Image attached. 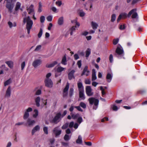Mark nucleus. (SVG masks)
Instances as JSON below:
<instances>
[{
  "instance_id": "f257e3e1",
  "label": "nucleus",
  "mask_w": 147,
  "mask_h": 147,
  "mask_svg": "<svg viewBox=\"0 0 147 147\" xmlns=\"http://www.w3.org/2000/svg\"><path fill=\"white\" fill-rule=\"evenodd\" d=\"M23 22L26 23V29L28 34H29L30 29L32 28L33 24V21L31 20L30 16H28L24 18Z\"/></svg>"
},
{
  "instance_id": "f03ea898",
  "label": "nucleus",
  "mask_w": 147,
  "mask_h": 147,
  "mask_svg": "<svg viewBox=\"0 0 147 147\" xmlns=\"http://www.w3.org/2000/svg\"><path fill=\"white\" fill-rule=\"evenodd\" d=\"M17 0H5L6 1L7 3L6 5V8L8 9L9 11L11 13L14 6V3L13 2H16Z\"/></svg>"
},
{
  "instance_id": "7ed1b4c3",
  "label": "nucleus",
  "mask_w": 147,
  "mask_h": 147,
  "mask_svg": "<svg viewBox=\"0 0 147 147\" xmlns=\"http://www.w3.org/2000/svg\"><path fill=\"white\" fill-rule=\"evenodd\" d=\"M88 101H89V103L90 105H92L93 104H94V105L93 107V109L95 110L96 109L98 105V100L94 98L91 97L88 99Z\"/></svg>"
},
{
  "instance_id": "20e7f679",
  "label": "nucleus",
  "mask_w": 147,
  "mask_h": 147,
  "mask_svg": "<svg viewBox=\"0 0 147 147\" xmlns=\"http://www.w3.org/2000/svg\"><path fill=\"white\" fill-rule=\"evenodd\" d=\"M116 54L115 55L119 59H121L123 57L124 55V53L123 48L121 47H117L116 50Z\"/></svg>"
},
{
  "instance_id": "39448f33",
  "label": "nucleus",
  "mask_w": 147,
  "mask_h": 147,
  "mask_svg": "<svg viewBox=\"0 0 147 147\" xmlns=\"http://www.w3.org/2000/svg\"><path fill=\"white\" fill-rule=\"evenodd\" d=\"M131 14H132V18H137L138 15L136 12V9H134L131 10L127 15V17H129Z\"/></svg>"
},
{
  "instance_id": "423d86ee",
  "label": "nucleus",
  "mask_w": 147,
  "mask_h": 147,
  "mask_svg": "<svg viewBox=\"0 0 147 147\" xmlns=\"http://www.w3.org/2000/svg\"><path fill=\"white\" fill-rule=\"evenodd\" d=\"M61 114L60 113H59L57 114L55 117L54 118L53 120V122L57 123L59 122L61 117Z\"/></svg>"
},
{
  "instance_id": "0eeeda50",
  "label": "nucleus",
  "mask_w": 147,
  "mask_h": 147,
  "mask_svg": "<svg viewBox=\"0 0 147 147\" xmlns=\"http://www.w3.org/2000/svg\"><path fill=\"white\" fill-rule=\"evenodd\" d=\"M86 92L87 95L88 96H92L94 94L92 92V89L90 86H86Z\"/></svg>"
},
{
  "instance_id": "6e6552de",
  "label": "nucleus",
  "mask_w": 147,
  "mask_h": 147,
  "mask_svg": "<svg viewBox=\"0 0 147 147\" xmlns=\"http://www.w3.org/2000/svg\"><path fill=\"white\" fill-rule=\"evenodd\" d=\"M32 109L31 107H29L26 110L23 117L24 119H26L28 118L29 116V112L32 111Z\"/></svg>"
},
{
  "instance_id": "1a4fd4ad",
  "label": "nucleus",
  "mask_w": 147,
  "mask_h": 147,
  "mask_svg": "<svg viewBox=\"0 0 147 147\" xmlns=\"http://www.w3.org/2000/svg\"><path fill=\"white\" fill-rule=\"evenodd\" d=\"M45 86L49 88H51L53 86V83L50 79H46L45 80Z\"/></svg>"
},
{
  "instance_id": "9d476101",
  "label": "nucleus",
  "mask_w": 147,
  "mask_h": 147,
  "mask_svg": "<svg viewBox=\"0 0 147 147\" xmlns=\"http://www.w3.org/2000/svg\"><path fill=\"white\" fill-rule=\"evenodd\" d=\"M53 132L55 134L56 137H58L61 134V130L59 129V127H57L54 129Z\"/></svg>"
},
{
  "instance_id": "9b49d317",
  "label": "nucleus",
  "mask_w": 147,
  "mask_h": 147,
  "mask_svg": "<svg viewBox=\"0 0 147 147\" xmlns=\"http://www.w3.org/2000/svg\"><path fill=\"white\" fill-rule=\"evenodd\" d=\"M88 67L86 66L84 67L82 72L81 74V76L85 75L86 76H89L90 74V71L88 70Z\"/></svg>"
},
{
  "instance_id": "f8f14e48",
  "label": "nucleus",
  "mask_w": 147,
  "mask_h": 147,
  "mask_svg": "<svg viewBox=\"0 0 147 147\" xmlns=\"http://www.w3.org/2000/svg\"><path fill=\"white\" fill-rule=\"evenodd\" d=\"M127 15V14L125 13H121L117 19V22H118L121 18L125 19L126 18Z\"/></svg>"
},
{
  "instance_id": "ddd939ff",
  "label": "nucleus",
  "mask_w": 147,
  "mask_h": 147,
  "mask_svg": "<svg viewBox=\"0 0 147 147\" xmlns=\"http://www.w3.org/2000/svg\"><path fill=\"white\" fill-rule=\"evenodd\" d=\"M41 63V61L40 59L35 60L32 63V65L34 67L36 68L40 65Z\"/></svg>"
},
{
  "instance_id": "4468645a",
  "label": "nucleus",
  "mask_w": 147,
  "mask_h": 147,
  "mask_svg": "<svg viewBox=\"0 0 147 147\" xmlns=\"http://www.w3.org/2000/svg\"><path fill=\"white\" fill-rule=\"evenodd\" d=\"M79 100H84L85 99V96L84 93V90L79 91Z\"/></svg>"
},
{
  "instance_id": "2eb2a0df",
  "label": "nucleus",
  "mask_w": 147,
  "mask_h": 147,
  "mask_svg": "<svg viewBox=\"0 0 147 147\" xmlns=\"http://www.w3.org/2000/svg\"><path fill=\"white\" fill-rule=\"evenodd\" d=\"M27 9L29 14H31V13H34V5L32 4L29 7H27Z\"/></svg>"
},
{
  "instance_id": "dca6fc26",
  "label": "nucleus",
  "mask_w": 147,
  "mask_h": 147,
  "mask_svg": "<svg viewBox=\"0 0 147 147\" xmlns=\"http://www.w3.org/2000/svg\"><path fill=\"white\" fill-rule=\"evenodd\" d=\"M75 72V71L74 70H72L68 74V76L69 80H71L72 78H75V77L74 76V74Z\"/></svg>"
},
{
  "instance_id": "f3484780",
  "label": "nucleus",
  "mask_w": 147,
  "mask_h": 147,
  "mask_svg": "<svg viewBox=\"0 0 147 147\" xmlns=\"http://www.w3.org/2000/svg\"><path fill=\"white\" fill-rule=\"evenodd\" d=\"M11 88L9 86L7 90L5 95V97L8 98L9 97L11 94Z\"/></svg>"
},
{
  "instance_id": "a211bd4d",
  "label": "nucleus",
  "mask_w": 147,
  "mask_h": 147,
  "mask_svg": "<svg viewBox=\"0 0 147 147\" xmlns=\"http://www.w3.org/2000/svg\"><path fill=\"white\" fill-rule=\"evenodd\" d=\"M79 91H83L84 90V87L82 83L79 81L77 83Z\"/></svg>"
},
{
  "instance_id": "6ab92c4d",
  "label": "nucleus",
  "mask_w": 147,
  "mask_h": 147,
  "mask_svg": "<svg viewBox=\"0 0 147 147\" xmlns=\"http://www.w3.org/2000/svg\"><path fill=\"white\" fill-rule=\"evenodd\" d=\"M40 127L38 125L36 126L32 129V135H34V133L37 131L40 130Z\"/></svg>"
},
{
  "instance_id": "aec40b11",
  "label": "nucleus",
  "mask_w": 147,
  "mask_h": 147,
  "mask_svg": "<svg viewBox=\"0 0 147 147\" xmlns=\"http://www.w3.org/2000/svg\"><path fill=\"white\" fill-rule=\"evenodd\" d=\"M113 78V74L110 73H108L106 76V79L107 82H110L112 79Z\"/></svg>"
},
{
  "instance_id": "412c9836",
  "label": "nucleus",
  "mask_w": 147,
  "mask_h": 147,
  "mask_svg": "<svg viewBox=\"0 0 147 147\" xmlns=\"http://www.w3.org/2000/svg\"><path fill=\"white\" fill-rule=\"evenodd\" d=\"M92 80L93 81L95 80L97 78L96 75V72L94 69L92 70Z\"/></svg>"
},
{
  "instance_id": "4be33fe9",
  "label": "nucleus",
  "mask_w": 147,
  "mask_h": 147,
  "mask_svg": "<svg viewBox=\"0 0 147 147\" xmlns=\"http://www.w3.org/2000/svg\"><path fill=\"white\" fill-rule=\"evenodd\" d=\"M70 115L71 117L74 119H78L80 116V115L79 114H74L72 112L71 113Z\"/></svg>"
},
{
  "instance_id": "5701e85b",
  "label": "nucleus",
  "mask_w": 147,
  "mask_h": 147,
  "mask_svg": "<svg viewBox=\"0 0 147 147\" xmlns=\"http://www.w3.org/2000/svg\"><path fill=\"white\" fill-rule=\"evenodd\" d=\"M35 121L34 120H32L30 119H28L27 120V123L29 126L33 125L35 123Z\"/></svg>"
},
{
  "instance_id": "b1692460",
  "label": "nucleus",
  "mask_w": 147,
  "mask_h": 147,
  "mask_svg": "<svg viewBox=\"0 0 147 147\" xmlns=\"http://www.w3.org/2000/svg\"><path fill=\"white\" fill-rule=\"evenodd\" d=\"M91 25L93 29L94 30H96L98 26V24L94 22H92L91 23Z\"/></svg>"
},
{
  "instance_id": "393cba45",
  "label": "nucleus",
  "mask_w": 147,
  "mask_h": 147,
  "mask_svg": "<svg viewBox=\"0 0 147 147\" xmlns=\"http://www.w3.org/2000/svg\"><path fill=\"white\" fill-rule=\"evenodd\" d=\"M57 63V62L56 61H55L53 62L52 63L50 64H47L46 66V67L48 68L52 67H53L54 66L56 65Z\"/></svg>"
},
{
  "instance_id": "a878e982",
  "label": "nucleus",
  "mask_w": 147,
  "mask_h": 147,
  "mask_svg": "<svg viewBox=\"0 0 147 147\" xmlns=\"http://www.w3.org/2000/svg\"><path fill=\"white\" fill-rule=\"evenodd\" d=\"M8 67L11 68H12L13 67V62L11 61H8L5 62Z\"/></svg>"
},
{
  "instance_id": "bb28decb",
  "label": "nucleus",
  "mask_w": 147,
  "mask_h": 147,
  "mask_svg": "<svg viewBox=\"0 0 147 147\" xmlns=\"http://www.w3.org/2000/svg\"><path fill=\"white\" fill-rule=\"evenodd\" d=\"M67 62L66 58L65 55L63 57L61 63L62 64L65 65L67 64Z\"/></svg>"
},
{
  "instance_id": "cd10ccee",
  "label": "nucleus",
  "mask_w": 147,
  "mask_h": 147,
  "mask_svg": "<svg viewBox=\"0 0 147 147\" xmlns=\"http://www.w3.org/2000/svg\"><path fill=\"white\" fill-rule=\"evenodd\" d=\"M8 24L10 28H11L13 27H16V24L15 22L12 23L11 22L9 21L8 22Z\"/></svg>"
},
{
  "instance_id": "c85d7f7f",
  "label": "nucleus",
  "mask_w": 147,
  "mask_h": 147,
  "mask_svg": "<svg viewBox=\"0 0 147 147\" xmlns=\"http://www.w3.org/2000/svg\"><path fill=\"white\" fill-rule=\"evenodd\" d=\"M40 98L39 97H37L35 99V101L36 103V105L37 107H39L40 105Z\"/></svg>"
},
{
  "instance_id": "c756f323",
  "label": "nucleus",
  "mask_w": 147,
  "mask_h": 147,
  "mask_svg": "<svg viewBox=\"0 0 147 147\" xmlns=\"http://www.w3.org/2000/svg\"><path fill=\"white\" fill-rule=\"evenodd\" d=\"M63 22V17H60L59 18L58 21V24L59 25H62Z\"/></svg>"
},
{
  "instance_id": "7c9ffc66",
  "label": "nucleus",
  "mask_w": 147,
  "mask_h": 147,
  "mask_svg": "<svg viewBox=\"0 0 147 147\" xmlns=\"http://www.w3.org/2000/svg\"><path fill=\"white\" fill-rule=\"evenodd\" d=\"M34 113L33 115V117L34 118H36L38 116V110L36 109H35L34 110Z\"/></svg>"
},
{
  "instance_id": "2f4dec72",
  "label": "nucleus",
  "mask_w": 147,
  "mask_h": 147,
  "mask_svg": "<svg viewBox=\"0 0 147 147\" xmlns=\"http://www.w3.org/2000/svg\"><path fill=\"white\" fill-rule=\"evenodd\" d=\"M65 69V68L61 67H58L56 71L57 72L61 73V72L64 70Z\"/></svg>"
},
{
  "instance_id": "473e14b6",
  "label": "nucleus",
  "mask_w": 147,
  "mask_h": 147,
  "mask_svg": "<svg viewBox=\"0 0 147 147\" xmlns=\"http://www.w3.org/2000/svg\"><path fill=\"white\" fill-rule=\"evenodd\" d=\"M86 57H88L91 53V49L90 48H88L86 52Z\"/></svg>"
},
{
  "instance_id": "72a5a7b5",
  "label": "nucleus",
  "mask_w": 147,
  "mask_h": 147,
  "mask_svg": "<svg viewBox=\"0 0 147 147\" xmlns=\"http://www.w3.org/2000/svg\"><path fill=\"white\" fill-rule=\"evenodd\" d=\"M76 143L78 144H81L82 143V138L81 136H78V139L76 141Z\"/></svg>"
},
{
  "instance_id": "f704fd0d",
  "label": "nucleus",
  "mask_w": 147,
  "mask_h": 147,
  "mask_svg": "<svg viewBox=\"0 0 147 147\" xmlns=\"http://www.w3.org/2000/svg\"><path fill=\"white\" fill-rule=\"evenodd\" d=\"M69 87V84L68 83H67L63 90V95L64 96L65 95V93L67 92V91L68 90Z\"/></svg>"
},
{
  "instance_id": "c9c22d12",
  "label": "nucleus",
  "mask_w": 147,
  "mask_h": 147,
  "mask_svg": "<svg viewBox=\"0 0 147 147\" xmlns=\"http://www.w3.org/2000/svg\"><path fill=\"white\" fill-rule=\"evenodd\" d=\"M21 6V3L19 2H17L16 4V6L15 7L16 11L18 10V9L20 8Z\"/></svg>"
},
{
  "instance_id": "e433bc0d",
  "label": "nucleus",
  "mask_w": 147,
  "mask_h": 147,
  "mask_svg": "<svg viewBox=\"0 0 147 147\" xmlns=\"http://www.w3.org/2000/svg\"><path fill=\"white\" fill-rule=\"evenodd\" d=\"M89 7L90 8L92 7V5L90 3H86L84 5V7L86 10H88V8Z\"/></svg>"
},
{
  "instance_id": "4c0bfd02",
  "label": "nucleus",
  "mask_w": 147,
  "mask_h": 147,
  "mask_svg": "<svg viewBox=\"0 0 147 147\" xmlns=\"http://www.w3.org/2000/svg\"><path fill=\"white\" fill-rule=\"evenodd\" d=\"M42 5L41 2H40L39 3V6L38 11L39 13L41 12L42 11Z\"/></svg>"
},
{
  "instance_id": "58836bf2",
  "label": "nucleus",
  "mask_w": 147,
  "mask_h": 147,
  "mask_svg": "<svg viewBox=\"0 0 147 147\" xmlns=\"http://www.w3.org/2000/svg\"><path fill=\"white\" fill-rule=\"evenodd\" d=\"M71 137V136H69L67 134H65L64 137V139L65 141H68L70 140Z\"/></svg>"
},
{
  "instance_id": "ea45409f",
  "label": "nucleus",
  "mask_w": 147,
  "mask_h": 147,
  "mask_svg": "<svg viewBox=\"0 0 147 147\" xmlns=\"http://www.w3.org/2000/svg\"><path fill=\"white\" fill-rule=\"evenodd\" d=\"M116 18V15L115 14H113L111 16V21L113 22L115 21Z\"/></svg>"
},
{
  "instance_id": "a19ab883",
  "label": "nucleus",
  "mask_w": 147,
  "mask_h": 147,
  "mask_svg": "<svg viewBox=\"0 0 147 147\" xmlns=\"http://www.w3.org/2000/svg\"><path fill=\"white\" fill-rule=\"evenodd\" d=\"M76 26H72L70 29V30H71L70 32V34L71 35H72L74 32H75L76 30Z\"/></svg>"
},
{
  "instance_id": "79ce46f5",
  "label": "nucleus",
  "mask_w": 147,
  "mask_h": 147,
  "mask_svg": "<svg viewBox=\"0 0 147 147\" xmlns=\"http://www.w3.org/2000/svg\"><path fill=\"white\" fill-rule=\"evenodd\" d=\"M79 105L81 107L84 109L86 108V104L84 102H80Z\"/></svg>"
},
{
  "instance_id": "37998d69",
  "label": "nucleus",
  "mask_w": 147,
  "mask_h": 147,
  "mask_svg": "<svg viewBox=\"0 0 147 147\" xmlns=\"http://www.w3.org/2000/svg\"><path fill=\"white\" fill-rule=\"evenodd\" d=\"M11 82V80L9 79L4 82V86H6L9 84Z\"/></svg>"
},
{
  "instance_id": "c03bdc74",
  "label": "nucleus",
  "mask_w": 147,
  "mask_h": 147,
  "mask_svg": "<svg viewBox=\"0 0 147 147\" xmlns=\"http://www.w3.org/2000/svg\"><path fill=\"white\" fill-rule=\"evenodd\" d=\"M71 22L72 23H75L76 24V25L78 27H79L80 26V23L77 22L76 20H72Z\"/></svg>"
},
{
  "instance_id": "a18cd8bd",
  "label": "nucleus",
  "mask_w": 147,
  "mask_h": 147,
  "mask_svg": "<svg viewBox=\"0 0 147 147\" xmlns=\"http://www.w3.org/2000/svg\"><path fill=\"white\" fill-rule=\"evenodd\" d=\"M56 4L59 7H60L62 4V1H57L55 2Z\"/></svg>"
},
{
  "instance_id": "49530a36",
  "label": "nucleus",
  "mask_w": 147,
  "mask_h": 147,
  "mask_svg": "<svg viewBox=\"0 0 147 147\" xmlns=\"http://www.w3.org/2000/svg\"><path fill=\"white\" fill-rule=\"evenodd\" d=\"M42 34V29L40 28V30L38 34V36L39 38L41 37Z\"/></svg>"
},
{
  "instance_id": "de8ad7c7",
  "label": "nucleus",
  "mask_w": 147,
  "mask_h": 147,
  "mask_svg": "<svg viewBox=\"0 0 147 147\" xmlns=\"http://www.w3.org/2000/svg\"><path fill=\"white\" fill-rule=\"evenodd\" d=\"M74 89L72 88H70L69 92V96L71 97L73 94Z\"/></svg>"
},
{
  "instance_id": "09e8293b",
  "label": "nucleus",
  "mask_w": 147,
  "mask_h": 147,
  "mask_svg": "<svg viewBox=\"0 0 147 147\" xmlns=\"http://www.w3.org/2000/svg\"><path fill=\"white\" fill-rule=\"evenodd\" d=\"M111 107L113 110L114 111H117L118 109L117 107L115 105H113Z\"/></svg>"
},
{
  "instance_id": "8fccbe9b",
  "label": "nucleus",
  "mask_w": 147,
  "mask_h": 147,
  "mask_svg": "<svg viewBox=\"0 0 147 147\" xmlns=\"http://www.w3.org/2000/svg\"><path fill=\"white\" fill-rule=\"evenodd\" d=\"M45 20V17L44 16H42L40 18V22L41 23H42L44 22Z\"/></svg>"
},
{
  "instance_id": "3c124183",
  "label": "nucleus",
  "mask_w": 147,
  "mask_h": 147,
  "mask_svg": "<svg viewBox=\"0 0 147 147\" xmlns=\"http://www.w3.org/2000/svg\"><path fill=\"white\" fill-rule=\"evenodd\" d=\"M41 45H38L37 46L35 49V51H39L41 48Z\"/></svg>"
},
{
  "instance_id": "603ef678",
  "label": "nucleus",
  "mask_w": 147,
  "mask_h": 147,
  "mask_svg": "<svg viewBox=\"0 0 147 147\" xmlns=\"http://www.w3.org/2000/svg\"><path fill=\"white\" fill-rule=\"evenodd\" d=\"M43 130L45 134H48V128L47 127H44L43 129Z\"/></svg>"
},
{
  "instance_id": "864d4df0",
  "label": "nucleus",
  "mask_w": 147,
  "mask_h": 147,
  "mask_svg": "<svg viewBox=\"0 0 147 147\" xmlns=\"http://www.w3.org/2000/svg\"><path fill=\"white\" fill-rule=\"evenodd\" d=\"M68 125L69 124L68 123H66L63 125L62 127V129H66L68 127Z\"/></svg>"
},
{
  "instance_id": "5fc2aeb1",
  "label": "nucleus",
  "mask_w": 147,
  "mask_h": 147,
  "mask_svg": "<svg viewBox=\"0 0 147 147\" xmlns=\"http://www.w3.org/2000/svg\"><path fill=\"white\" fill-rule=\"evenodd\" d=\"M85 83L87 84H91V81L89 79H86L85 80Z\"/></svg>"
},
{
  "instance_id": "6e6d98bb",
  "label": "nucleus",
  "mask_w": 147,
  "mask_h": 147,
  "mask_svg": "<svg viewBox=\"0 0 147 147\" xmlns=\"http://www.w3.org/2000/svg\"><path fill=\"white\" fill-rule=\"evenodd\" d=\"M74 108H76L79 111L82 112L83 111L80 105L79 106H75Z\"/></svg>"
},
{
  "instance_id": "4d7b16f0",
  "label": "nucleus",
  "mask_w": 147,
  "mask_h": 147,
  "mask_svg": "<svg viewBox=\"0 0 147 147\" xmlns=\"http://www.w3.org/2000/svg\"><path fill=\"white\" fill-rule=\"evenodd\" d=\"M52 16H48L47 18V19L48 21L49 22L51 21L52 20Z\"/></svg>"
},
{
  "instance_id": "13d9d810",
  "label": "nucleus",
  "mask_w": 147,
  "mask_h": 147,
  "mask_svg": "<svg viewBox=\"0 0 147 147\" xmlns=\"http://www.w3.org/2000/svg\"><path fill=\"white\" fill-rule=\"evenodd\" d=\"M82 119L81 117L80 116L77 119V122L80 124L82 121Z\"/></svg>"
},
{
  "instance_id": "bf43d9fd",
  "label": "nucleus",
  "mask_w": 147,
  "mask_h": 147,
  "mask_svg": "<svg viewBox=\"0 0 147 147\" xmlns=\"http://www.w3.org/2000/svg\"><path fill=\"white\" fill-rule=\"evenodd\" d=\"M109 60L110 63H111L113 61V56L112 54H111L109 57Z\"/></svg>"
},
{
  "instance_id": "052dcab7",
  "label": "nucleus",
  "mask_w": 147,
  "mask_h": 147,
  "mask_svg": "<svg viewBox=\"0 0 147 147\" xmlns=\"http://www.w3.org/2000/svg\"><path fill=\"white\" fill-rule=\"evenodd\" d=\"M51 10L55 13H57L58 12L57 11V9L55 7H53L51 8Z\"/></svg>"
},
{
  "instance_id": "680f3d73",
  "label": "nucleus",
  "mask_w": 147,
  "mask_h": 147,
  "mask_svg": "<svg viewBox=\"0 0 147 147\" xmlns=\"http://www.w3.org/2000/svg\"><path fill=\"white\" fill-rule=\"evenodd\" d=\"M85 13L82 11L81 10L80 12V15L81 17H83L84 16Z\"/></svg>"
},
{
  "instance_id": "e2e57ef3",
  "label": "nucleus",
  "mask_w": 147,
  "mask_h": 147,
  "mask_svg": "<svg viewBox=\"0 0 147 147\" xmlns=\"http://www.w3.org/2000/svg\"><path fill=\"white\" fill-rule=\"evenodd\" d=\"M119 41V39L118 38L115 39L113 40V44L114 45H116Z\"/></svg>"
},
{
  "instance_id": "0e129e2a",
  "label": "nucleus",
  "mask_w": 147,
  "mask_h": 147,
  "mask_svg": "<svg viewBox=\"0 0 147 147\" xmlns=\"http://www.w3.org/2000/svg\"><path fill=\"white\" fill-rule=\"evenodd\" d=\"M125 28V25H120L119 28L121 30H123Z\"/></svg>"
},
{
  "instance_id": "69168bd1",
  "label": "nucleus",
  "mask_w": 147,
  "mask_h": 147,
  "mask_svg": "<svg viewBox=\"0 0 147 147\" xmlns=\"http://www.w3.org/2000/svg\"><path fill=\"white\" fill-rule=\"evenodd\" d=\"M77 64L78 66V67L80 68L81 67L82 65L81 61H78L77 63Z\"/></svg>"
},
{
  "instance_id": "338daca9",
  "label": "nucleus",
  "mask_w": 147,
  "mask_h": 147,
  "mask_svg": "<svg viewBox=\"0 0 147 147\" xmlns=\"http://www.w3.org/2000/svg\"><path fill=\"white\" fill-rule=\"evenodd\" d=\"M25 63L24 61L21 64V68L22 70H23L25 66Z\"/></svg>"
},
{
  "instance_id": "774afa93",
  "label": "nucleus",
  "mask_w": 147,
  "mask_h": 147,
  "mask_svg": "<svg viewBox=\"0 0 147 147\" xmlns=\"http://www.w3.org/2000/svg\"><path fill=\"white\" fill-rule=\"evenodd\" d=\"M41 93V91L40 89H38L37 90L36 92V95H39Z\"/></svg>"
}]
</instances>
